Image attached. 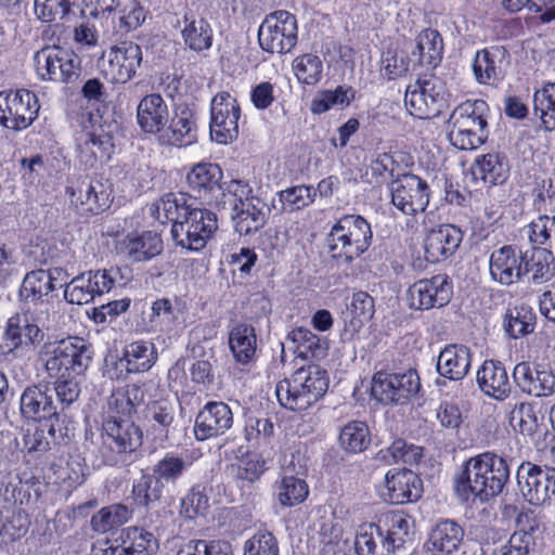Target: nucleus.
<instances>
[{"label":"nucleus","instance_id":"20e7f679","mask_svg":"<svg viewBox=\"0 0 555 555\" xmlns=\"http://www.w3.org/2000/svg\"><path fill=\"white\" fill-rule=\"evenodd\" d=\"M218 229L217 216L209 209L190 203L182 221L172 225L171 234L175 242L190 250H201Z\"/></svg>","mask_w":555,"mask_h":555},{"label":"nucleus","instance_id":"69168bd1","mask_svg":"<svg viewBox=\"0 0 555 555\" xmlns=\"http://www.w3.org/2000/svg\"><path fill=\"white\" fill-rule=\"evenodd\" d=\"M35 12L42 22L50 23L66 17L70 3L68 0H35Z\"/></svg>","mask_w":555,"mask_h":555},{"label":"nucleus","instance_id":"5fc2aeb1","mask_svg":"<svg viewBox=\"0 0 555 555\" xmlns=\"http://www.w3.org/2000/svg\"><path fill=\"white\" fill-rule=\"evenodd\" d=\"M189 206L190 203L183 194H167L155 204L154 215L162 222H172V225H177L182 221L183 212H186Z\"/></svg>","mask_w":555,"mask_h":555},{"label":"nucleus","instance_id":"c03bdc74","mask_svg":"<svg viewBox=\"0 0 555 555\" xmlns=\"http://www.w3.org/2000/svg\"><path fill=\"white\" fill-rule=\"evenodd\" d=\"M9 331L14 333L16 348L29 347L40 344L44 338L43 331L34 323L26 314H15L8 320Z\"/></svg>","mask_w":555,"mask_h":555},{"label":"nucleus","instance_id":"a19ab883","mask_svg":"<svg viewBox=\"0 0 555 555\" xmlns=\"http://www.w3.org/2000/svg\"><path fill=\"white\" fill-rule=\"evenodd\" d=\"M443 41L440 34L431 28H427L417 36L416 48L412 52L417 55L420 65L437 66L442 57Z\"/></svg>","mask_w":555,"mask_h":555},{"label":"nucleus","instance_id":"774afa93","mask_svg":"<svg viewBox=\"0 0 555 555\" xmlns=\"http://www.w3.org/2000/svg\"><path fill=\"white\" fill-rule=\"evenodd\" d=\"M511 423L517 425L522 434H534L539 424L533 405L525 402L516 405L511 412Z\"/></svg>","mask_w":555,"mask_h":555},{"label":"nucleus","instance_id":"13d9d810","mask_svg":"<svg viewBox=\"0 0 555 555\" xmlns=\"http://www.w3.org/2000/svg\"><path fill=\"white\" fill-rule=\"evenodd\" d=\"M327 242L332 257L343 262H351L363 254L362 250H357V247L352 244L351 237L348 236L346 232H341L335 224L328 234Z\"/></svg>","mask_w":555,"mask_h":555},{"label":"nucleus","instance_id":"1a4fd4ad","mask_svg":"<svg viewBox=\"0 0 555 555\" xmlns=\"http://www.w3.org/2000/svg\"><path fill=\"white\" fill-rule=\"evenodd\" d=\"M421 388L416 371L405 373L377 372L373 377L372 396L384 404H404Z\"/></svg>","mask_w":555,"mask_h":555},{"label":"nucleus","instance_id":"4d7b16f0","mask_svg":"<svg viewBox=\"0 0 555 555\" xmlns=\"http://www.w3.org/2000/svg\"><path fill=\"white\" fill-rule=\"evenodd\" d=\"M129 518V509L121 504H115L101 508L91 518V526L96 532H107L119 527Z\"/></svg>","mask_w":555,"mask_h":555},{"label":"nucleus","instance_id":"0eeeda50","mask_svg":"<svg viewBox=\"0 0 555 555\" xmlns=\"http://www.w3.org/2000/svg\"><path fill=\"white\" fill-rule=\"evenodd\" d=\"M40 105L35 93L26 89L0 92V126L21 131L37 118Z\"/></svg>","mask_w":555,"mask_h":555},{"label":"nucleus","instance_id":"4be33fe9","mask_svg":"<svg viewBox=\"0 0 555 555\" xmlns=\"http://www.w3.org/2000/svg\"><path fill=\"white\" fill-rule=\"evenodd\" d=\"M70 204L81 216L98 215L109 207V193L102 182L85 179L70 190Z\"/></svg>","mask_w":555,"mask_h":555},{"label":"nucleus","instance_id":"f704fd0d","mask_svg":"<svg viewBox=\"0 0 555 555\" xmlns=\"http://www.w3.org/2000/svg\"><path fill=\"white\" fill-rule=\"evenodd\" d=\"M122 245L127 257L135 262L149 261L163 251L160 236L152 231H145L140 235H128Z\"/></svg>","mask_w":555,"mask_h":555},{"label":"nucleus","instance_id":"ddd939ff","mask_svg":"<svg viewBox=\"0 0 555 555\" xmlns=\"http://www.w3.org/2000/svg\"><path fill=\"white\" fill-rule=\"evenodd\" d=\"M114 150L113 135L103 126L85 128L76 135L77 158L86 167L109 160Z\"/></svg>","mask_w":555,"mask_h":555},{"label":"nucleus","instance_id":"c9c22d12","mask_svg":"<svg viewBox=\"0 0 555 555\" xmlns=\"http://www.w3.org/2000/svg\"><path fill=\"white\" fill-rule=\"evenodd\" d=\"M54 274L61 275L62 270L47 271L39 269L27 273L20 288L21 298L34 302L50 294L55 288L54 282L57 278Z\"/></svg>","mask_w":555,"mask_h":555},{"label":"nucleus","instance_id":"dca6fc26","mask_svg":"<svg viewBox=\"0 0 555 555\" xmlns=\"http://www.w3.org/2000/svg\"><path fill=\"white\" fill-rule=\"evenodd\" d=\"M103 429L106 435V442L109 448L124 456V462H132V456L135 451L141 447L143 441V434L141 429L129 418H117L108 416L103 424Z\"/></svg>","mask_w":555,"mask_h":555},{"label":"nucleus","instance_id":"37998d69","mask_svg":"<svg viewBox=\"0 0 555 555\" xmlns=\"http://www.w3.org/2000/svg\"><path fill=\"white\" fill-rule=\"evenodd\" d=\"M194 128L195 119L193 112L188 106H179L166 131L167 143L172 145L191 143L194 139L192 135Z\"/></svg>","mask_w":555,"mask_h":555},{"label":"nucleus","instance_id":"72a5a7b5","mask_svg":"<svg viewBox=\"0 0 555 555\" xmlns=\"http://www.w3.org/2000/svg\"><path fill=\"white\" fill-rule=\"evenodd\" d=\"M524 276H529V282L542 284L550 281L555 274L554 256L546 248H532L524 254Z\"/></svg>","mask_w":555,"mask_h":555},{"label":"nucleus","instance_id":"8fccbe9b","mask_svg":"<svg viewBox=\"0 0 555 555\" xmlns=\"http://www.w3.org/2000/svg\"><path fill=\"white\" fill-rule=\"evenodd\" d=\"M535 315L528 306L508 309L504 319V330L512 338L522 337L534 330Z\"/></svg>","mask_w":555,"mask_h":555},{"label":"nucleus","instance_id":"39448f33","mask_svg":"<svg viewBox=\"0 0 555 555\" xmlns=\"http://www.w3.org/2000/svg\"><path fill=\"white\" fill-rule=\"evenodd\" d=\"M297 30L295 15L284 10L274 11L259 26V46L269 53H288L297 43Z\"/></svg>","mask_w":555,"mask_h":555},{"label":"nucleus","instance_id":"b1692460","mask_svg":"<svg viewBox=\"0 0 555 555\" xmlns=\"http://www.w3.org/2000/svg\"><path fill=\"white\" fill-rule=\"evenodd\" d=\"M385 500L391 504H404L421 498L423 488L418 476L410 469L389 472L385 476Z\"/></svg>","mask_w":555,"mask_h":555},{"label":"nucleus","instance_id":"3c124183","mask_svg":"<svg viewBox=\"0 0 555 555\" xmlns=\"http://www.w3.org/2000/svg\"><path fill=\"white\" fill-rule=\"evenodd\" d=\"M165 487L155 473L142 474L132 486V495L138 505L149 506L160 500Z\"/></svg>","mask_w":555,"mask_h":555},{"label":"nucleus","instance_id":"49530a36","mask_svg":"<svg viewBox=\"0 0 555 555\" xmlns=\"http://www.w3.org/2000/svg\"><path fill=\"white\" fill-rule=\"evenodd\" d=\"M341 232H346L351 237L352 244L357 250L364 253L372 241V231L370 223L361 216L346 215L341 217L336 223Z\"/></svg>","mask_w":555,"mask_h":555},{"label":"nucleus","instance_id":"09e8293b","mask_svg":"<svg viewBox=\"0 0 555 555\" xmlns=\"http://www.w3.org/2000/svg\"><path fill=\"white\" fill-rule=\"evenodd\" d=\"M371 443L369 427L360 421L346 424L339 434L340 447L349 453H360Z\"/></svg>","mask_w":555,"mask_h":555},{"label":"nucleus","instance_id":"7ed1b4c3","mask_svg":"<svg viewBox=\"0 0 555 555\" xmlns=\"http://www.w3.org/2000/svg\"><path fill=\"white\" fill-rule=\"evenodd\" d=\"M47 353L52 356L46 361L44 367L50 377L81 375L92 359L91 346L80 337H67L56 345L46 346Z\"/></svg>","mask_w":555,"mask_h":555},{"label":"nucleus","instance_id":"c756f323","mask_svg":"<svg viewBox=\"0 0 555 555\" xmlns=\"http://www.w3.org/2000/svg\"><path fill=\"white\" fill-rule=\"evenodd\" d=\"M157 550L158 541L152 532L130 527L124 531L121 545L105 548L103 555H153Z\"/></svg>","mask_w":555,"mask_h":555},{"label":"nucleus","instance_id":"864d4df0","mask_svg":"<svg viewBox=\"0 0 555 555\" xmlns=\"http://www.w3.org/2000/svg\"><path fill=\"white\" fill-rule=\"evenodd\" d=\"M188 24L182 30L185 43L194 51H204L211 47L212 30L209 23L204 18L191 20L185 16Z\"/></svg>","mask_w":555,"mask_h":555},{"label":"nucleus","instance_id":"79ce46f5","mask_svg":"<svg viewBox=\"0 0 555 555\" xmlns=\"http://www.w3.org/2000/svg\"><path fill=\"white\" fill-rule=\"evenodd\" d=\"M229 346L240 363H248L256 353V334L253 326L238 324L229 334Z\"/></svg>","mask_w":555,"mask_h":555},{"label":"nucleus","instance_id":"bf43d9fd","mask_svg":"<svg viewBox=\"0 0 555 555\" xmlns=\"http://www.w3.org/2000/svg\"><path fill=\"white\" fill-rule=\"evenodd\" d=\"M411 528L412 524L408 517L400 514L393 515L387 535L382 540L383 547L386 548L388 553L402 547L408 540H411V534H413Z\"/></svg>","mask_w":555,"mask_h":555},{"label":"nucleus","instance_id":"473e14b6","mask_svg":"<svg viewBox=\"0 0 555 555\" xmlns=\"http://www.w3.org/2000/svg\"><path fill=\"white\" fill-rule=\"evenodd\" d=\"M157 360V352L154 344L145 340H137L128 344L122 357L116 363L125 367L127 373H139L149 371Z\"/></svg>","mask_w":555,"mask_h":555},{"label":"nucleus","instance_id":"4468645a","mask_svg":"<svg viewBox=\"0 0 555 555\" xmlns=\"http://www.w3.org/2000/svg\"><path fill=\"white\" fill-rule=\"evenodd\" d=\"M112 273L113 270L89 271L75 276L69 283L60 284V287L65 285L64 297L68 302L88 304L96 295L101 296L113 288L115 279Z\"/></svg>","mask_w":555,"mask_h":555},{"label":"nucleus","instance_id":"338daca9","mask_svg":"<svg viewBox=\"0 0 555 555\" xmlns=\"http://www.w3.org/2000/svg\"><path fill=\"white\" fill-rule=\"evenodd\" d=\"M406 55L396 50H386L382 54L380 69L388 79H395L409 70Z\"/></svg>","mask_w":555,"mask_h":555},{"label":"nucleus","instance_id":"cd10ccee","mask_svg":"<svg viewBox=\"0 0 555 555\" xmlns=\"http://www.w3.org/2000/svg\"><path fill=\"white\" fill-rule=\"evenodd\" d=\"M477 383L485 395L496 400H504L511 393L508 375L500 361L486 360L477 372Z\"/></svg>","mask_w":555,"mask_h":555},{"label":"nucleus","instance_id":"412c9836","mask_svg":"<svg viewBox=\"0 0 555 555\" xmlns=\"http://www.w3.org/2000/svg\"><path fill=\"white\" fill-rule=\"evenodd\" d=\"M233 414L224 402H208L195 420L194 434L197 440H206L222 435L231 428Z\"/></svg>","mask_w":555,"mask_h":555},{"label":"nucleus","instance_id":"9d476101","mask_svg":"<svg viewBox=\"0 0 555 555\" xmlns=\"http://www.w3.org/2000/svg\"><path fill=\"white\" fill-rule=\"evenodd\" d=\"M444 102L442 82L434 76L418 79L414 85H410L404 95V103L410 114L418 118L438 115Z\"/></svg>","mask_w":555,"mask_h":555},{"label":"nucleus","instance_id":"0e129e2a","mask_svg":"<svg viewBox=\"0 0 555 555\" xmlns=\"http://www.w3.org/2000/svg\"><path fill=\"white\" fill-rule=\"evenodd\" d=\"M244 555H279V542L272 532L258 531L245 543Z\"/></svg>","mask_w":555,"mask_h":555},{"label":"nucleus","instance_id":"f8f14e48","mask_svg":"<svg viewBox=\"0 0 555 555\" xmlns=\"http://www.w3.org/2000/svg\"><path fill=\"white\" fill-rule=\"evenodd\" d=\"M392 205L406 216H414L426 209L429 203V188L420 177L406 173L389 185Z\"/></svg>","mask_w":555,"mask_h":555},{"label":"nucleus","instance_id":"7c9ffc66","mask_svg":"<svg viewBox=\"0 0 555 555\" xmlns=\"http://www.w3.org/2000/svg\"><path fill=\"white\" fill-rule=\"evenodd\" d=\"M472 364L470 349L464 345L446 346L437 361L438 373L451 380L463 379Z\"/></svg>","mask_w":555,"mask_h":555},{"label":"nucleus","instance_id":"f03ea898","mask_svg":"<svg viewBox=\"0 0 555 555\" xmlns=\"http://www.w3.org/2000/svg\"><path fill=\"white\" fill-rule=\"evenodd\" d=\"M328 388V376L319 365L301 366L275 386L279 403L291 411H302L318 402Z\"/></svg>","mask_w":555,"mask_h":555},{"label":"nucleus","instance_id":"6ab92c4d","mask_svg":"<svg viewBox=\"0 0 555 555\" xmlns=\"http://www.w3.org/2000/svg\"><path fill=\"white\" fill-rule=\"evenodd\" d=\"M21 412L26 418L56 423L57 404L53 400L49 384L40 383L26 387L21 396Z\"/></svg>","mask_w":555,"mask_h":555},{"label":"nucleus","instance_id":"4c0bfd02","mask_svg":"<svg viewBox=\"0 0 555 555\" xmlns=\"http://www.w3.org/2000/svg\"><path fill=\"white\" fill-rule=\"evenodd\" d=\"M506 157L499 153H489L477 157L472 166V175L476 180L485 183L499 184L505 181L508 175Z\"/></svg>","mask_w":555,"mask_h":555},{"label":"nucleus","instance_id":"052dcab7","mask_svg":"<svg viewBox=\"0 0 555 555\" xmlns=\"http://www.w3.org/2000/svg\"><path fill=\"white\" fill-rule=\"evenodd\" d=\"M297 79L306 85H315L322 75V62L314 54L297 56L293 62Z\"/></svg>","mask_w":555,"mask_h":555},{"label":"nucleus","instance_id":"6e6552de","mask_svg":"<svg viewBox=\"0 0 555 555\" xmlns=\"http://www.w3.org/2000/svg\"><path fill=\"white\" fill-rule=\"evenodd\" d=\"M522 498L532 505H543L555 496V468L524 462L516 474Z\"/></svg>","mask_w":555,"mask_h":555},{"label":"nucleus","instance_id":"5701e85b","mask_svg":"<svg viewBox=\"0 0 555 555\" xmlns=\"http://www.w3.org/2000/svg\"><path fill=\"white\" fill-rule=\"evenodd\" d=\"M509 53L502 46L486 48L476 53L473 70L479 83L493 85L504 78Z\"/></svg>","mask_w":555,"mask_h":555},{"label":"nucleus","instance_id":"393cba45","mask_svg":"<svg viewBox=\"0 0 555 555\" xmlns=\"http://www.w3.org/2000/svg\"><path fill=\"white\" fill-rule=\"evenodd\" d=\"M142 62V50L132 41L121 42L112 48L108 65L112 79L117 83L128 82L137 73Z\"/></svg>","mask_w":555,"mask_h":555},{"label":"nucleus","instance_id":"de8ad7c7","mask_svg":"<svg viewBox=\"0 0 555 555\" xmlns=\"http://www.w3.org/2000/svg\"><path fill=\"white\" fill-rule=\"evenodd\" d=\"M309 493L308 485L304 479L295 476H284L275 483L278 502L284 507H292L302 503Z\"/></svg>","mask_w":555,"mask_h":555},{"label":"nucleus","instance_id":"bb28decb","mask_svg":"<svg viewBox=\"0 0 555 555\" xmlns=\"http://www.w3.org/2000/svg\"><path fill=\"white\" fill-rule=\"evenodd\" d=\"M269 209L258 197H251L238 204H234L231 218L235 231L240 235H248L260 230L267 222Z\"/></svg>","mask_w":555,"mask_h":555},{"label":"nucleus","instance_id":"e2e57ef3","mask_svg":"<svg viewBox=\"0 0 555 555\" xmlns=\"http://www.w3.org/2000/svg\"><path fill=\"white\" fill-rule=\"evenodd\" d=\"M77 376L78 375H65L64 377H53L55 382L52 393H55L57 403L62 406V410L75 402L79 397L80 386L76 378Z\"/></svg>","mask_w":555,"mask_h":555},{"label":"nucleus","instance_id":"ea45409f","mask_svg":"<svg viewBox=\"0 0 555 555\" xmlns=\"http://www.w3.org/2000/svg\"><path fill=\"white\" fill-rule=\"evenodd\" d=\"M483 106L485 102L481 100L466 101L457 105L450 115L449 127L487 131L488 122L481 114Z\"/></svg>","mask_w":555,"mask_h":555},{"label":"nucleus","instance_id":"e433bc0d","mask_svg":"<svg viewBox=\"0 0 555 555\" xmlns=\"http://www.w3.org/2000/svg\"><path fill=\"white\" fill-rule=\"evenodd\" d=\"M287 340L294 345V351L299 358L320 360L327 354V340L313 334L308 328H294L287 334Z\"/></svg>","mask_w":555,"mask_h":555},{"label":"nucleus","instance_id":"a878e982","mask_svg":"<svg viewBox=\"0 0 555 555\" xmlns=\"http://www.w3.org/2000/svg\"><path fill=\"white\" fill-rule=\"evenodd\" d=\"M524 254L513 246H503L490 257V273L493 280L511 285L524 276Z\"/></svg>","mask_w":555,"mask_h":555},{"label":"nucleus","instance_id":"603ef678","mask_svg":"<svg viewBox=\"0 0 555 555\" xmlns=\"http://www.w3.org/2000/svg\"><path fill=\"white\" fill-rule=\"evenodd\" d=\"M190 463L173 453H167L152 468L165 486L173 487L182 478Z\"/></svg>","mask_w":555,"mask_h":555},{"label":"nucleus","instance_id":"2eb2a0df","mask_svg":"<svg viewBox=\"0 0 555 555\" xmlns=\"http://www.w3.org/2000/svg\"><path fill=\"white\" fill-rule=\"evenodd\" d=\"M410 307L428 310L446 306L452 297V286L446 274L415 282L408 291Z\"/></svg>","mask_w":555,"mask_h":555},{"label":"nucleus","instance_id":"aec40b11","mask_svg":"<svg viewBox=\"0 0 555 555\" xmlns=\"http://www.w3.org/2000/svg\"><path fill=\"white\" fill-rule=\"evenodd\" d=\"M513 378L520 390L529 396L548 397L555 393V374L544 366L520 362L514 367Z\"/></svg>","mask_w":555,"mask_h":555},{"label":"nucleus","instance_id":"680f3d73","mask_svg":"<svg viewBox=\"0 0 555 555\" xmlns=\"http://www.w3.org/2000/svg\"><path fill=\"white\" fill-rule=\"evenodd\" d=\"M449 140L453 146L460 150H474L479 147L488 138V131L459 129L449 127Z\"/></svg>","mask_w":555,"mask_h":555},{"label":"nucleus","instance_id":"f257e3e1","mask_svg":"<svg viewBox=\"0 0 555 555\" xmlns=\"http://www.w3.org/2000/svg\"><path fill=\"white\" fill-rule=\"evenodd\" d=\"M509 479L505 459L485 452L465 462L455 479V491L462 501L488 502L502 493Z\"/></svg>","mask_w":555,"mask_h":555},{"label":"nucleus","instance_id":"c85d7f7f","mask_svg":"<svg viewBox=\"0 0 555 555\" xmlns=\"http://www.w3.org/2000/svg\"><path fill=\"white\" fill-rule=\"evenodd\" d=\"M137 119L140 128L146 133L162 131L169 121L168 107L162 95H145L137 107Z\"/></svg>","mask_w":555,"mask_h":555},{"label":"nucleus","instance_id":"2f4dec72","mask_svg":"<svg viewBox=\"0 0 555 555\" xmlns=\"http://www.w3.org/2000/svg\"><path fill=\"white\" fill-rule=\"evenodd\" d=\"M54 422H40L39 424L29 426L23 434L22 450L33 459H39L51 449V443L57 441L62 437L56 435Z\"/></svg>","mask_w":555,"mask_h":555},{"label":"nucleus","instance_id":"423d86ee","mask_svg":"<svg viewBox=\"0 0 555 555\" xmlns=\"http://www.w3.org/2000/svg\"><path fill=\"white\" fill-rule=\"evenodd\" d=\"M34 62L41 80L73 83L81 74L80 57L60 47H46L37 51Z\"/></svg>","mask_w":555,"mask_h":555},{"label":"nucleus","instance_id":"6e6d98bb","mask_svg":"<svg viewBox=\"0 0 555 555\" xmlns=\"http://www.w3.org/2000/svg\"><path fill=\"white\" fill-rule=\"evenodd\" d=\"M533 109L547 129H555V82L534 92Z\"/></svg>","mask_w":555,"mask_h":555},{"label":"nucleus","instance_id":"58836bf2","mask_svg":"<svg viewBox=\"0 0 555 555\" xmlns=\"http://www.w3.org/2000/svg\"><path fill=\"white\" fill-rule=\"evenodd\" d=\"M222 170L217 164L199 163L186 176L189 186L198 194L206 196L215 190H220Z\"/></svg>","mask_w":555,"mask_h":555},{"label":"nucleus","instance_id":"9b49d317","mask_svg":"<svg viewBox=\"0 0 555 555\" xmlns=\"http://www.w3.org/2000/svg\"><path fill=\"white\" fill-rule=\"evenodd\" d=\"M210 135L221 144H228L238 135L241 108L235 98L228 92L215 95L210 106Z\"/></svg>","mask_w":555,"mask_h":555},{"label":"nucleus","instance_id":"f3484780","mask_svg":"<svg viewBox=\"0 0 555 555\" xmlns=\"http://www.w3.org/2000/svg\"><path fill=\"white\" fill-rule=\"evenodd\" d=\"M465 530L453 519H441L433 526L423 544L426 555H454L464 544Z\"/></svg>","mask_w":555,"mask_h":555},{"label":"nucleus","instance_id":"a18cd8bd","mask_svg":"<svg viewBox=\"0 0 555 555\" xmlns=\"http://www.w3.org/2000/svg\"><path fill=\"white\" fill-rule=\"evenodd\" d=\"M143 400L142 390L135 386L130 385L125 389L114 391L108 399V410L111 416L117 418H129L134 411L135 406Z\"/></svg>","mask_w":555,"mask_h":555},{"label":"nucleus","instance_id":"a211bd4d","mask_svg":"<svg viewBox=\"0 0 555 555\" xmlns=\"http://www.w3.org/2000/svg\"><path fill=\"white\" fill-rule=\"evenodd\" d=\"M462 230L454 224H440L428 231L424 241L425 258L431 263L447 260L459 249Z\"/></svg>","mask_w":555,"mask_h":555}]
</instances>
